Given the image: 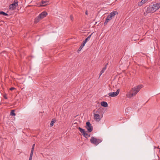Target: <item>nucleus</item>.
Instances as JSON below:
<instances>
[{"label":"nucleus","mask_w":160,"mask_h":160,"mask_svg":"<svg viewBox=\"0 0 160 160\" xmlns=\"http://www.w3.org/2000/svg\"><path fill=\"white\" fill-rule=\"evenodd\" d=\"M33 150H32L31 151L30 154V156H32V157L33 153Z\"/></svg>","instance_id":"b1692460"},{"label":"nucleus","mask_w":160,"mask_h":160,"mask_svg":"<svg viewBox=\"0 0 160 160\" xmlns=\"http://www.w3.org/2000/svg\"><path fill=\"white\" fill-rule=\"evenodd\" d=\"M107 64H106L104 67L103 68L105 69V70L106 69V68H107Z\"/></svg>","instance_id":"c85d7f7f"},{"label":"nucleus","mask_w":160,"mask_h":160,"mask_svg":"<svg viewBox=\"0 0 160 160\" xmlns=\"http://www.w3.org/2000/svg\"><path fill=\"white\" fill-rule=\"evenodd\" d=\"M160 8V2L153 4L152 7H149L147 8V13H153Z\"/></svg>","instance_id":"f03ea898"},{"label":"nucleus","mask_w":160,"mask_h":160,"mask_svg":"<svg viewBox=\"0 0 160 160\" xmlns=\"http://www.w3.org/2000/svg\"><path fill=\"white\" fill-rule=\"evenodd\" d=\"M142 88V85H140L132 88L126 94L127 98H131L135 95Z\"/></svg>","instance_id":"f257e3e1"},{"label":"nucleus","mask_w":160,"mask_h":160,"mask_svg":"<svg viewBox=\"0 0 160 160\" xmlns=\"http://www.w3.org/2000/svg\"><path fill=\"white\" fill-rule=\"evenodd\" d=\"M32 157L30 156L29 160H32Z\"/></svg>","instance_id":"cd10ccee"},{"label":"nucleus","mask_w":160,"mask_h":160,"mask_svg":"<svg viewBox=\"0 0 160 160\" xmlns=\"http://www.w3.org/2000/svg\"><path fill=\"white\" fill-rule=\"evenodd\" d=\"M18 5V2L17 0H15L13 2L9 5V9L13 10L16 8V7Z\"/></svg>","instance_id":"20e7f679"},{"label":"nucleus","mask_w":160,"mask_h":160,"mask_svg":"<svg viewBox=\"0 0 160 160\" xmlns=\"http://www.w3.org/2000/svg\"><path fill=\"white\" fill-rule=\"evenodd\" d=\"M85 44L84 43V42H83L82 44L79 48L78 50V52H79L81 50V49H82V48L84 46Z\"/></svg>","instance_id":"dca6fc26"},{"label":"nucleus","mask_w":160,"mask_h":160,"mask_svg":"<svg viewBox=\"0 0 160 160\" xmlns=\"http://www.w3.org/2000/svg\"><path fill=\"white\" fill-rule=\"evenodd\" d=\"M47 14L46 12L44 11L41 13L38 16L41 19H42L45 17L47 15Z\"/></svg>","instance_id":"6e6552de"},{"label":"nucleus","mask_w":160,"mask_h":160,"mask_svg":"<svg viewBox=\"0 0 160 160\" xmlns=\"http://www.w3.org/2000/svg\"><path fill=\"white\" fill-rule=\"evenodd\" d=\"M112 19V18L109 15H108L107 18L106 19V21L104 22V26L107 25V23L110 20H111Z\"/></svg>","instance_id":"1a4fd4ad"},{"label":"nucleus","mask_w":160,"mask_h":160,"mask_svg":"<svg viewBox=\"0 0 160 160\" xmlns=\"http://www.w3.org/2000/svg\"><path fill=\"white\" fill-rule=\"evenodd\" d=\"M0 14L2 15L3 16H8V14H7V13H6L5 12L3 11H0Z\"/></svg>","instance_id":"a211bd4d"},{"label":"nucleus","mask_w":160,"mask_h":160,"mask_svg":"<svg viewBox=\"0 0 160 160\" xmlns=\"http://www.w3.org/2000/svg\"><path fill=\"white\" fill-rule=\"evenodd\" d=\"M119 92L120 89H118L116 92H113L109 93H108V95L110 97H114L117 96L119 93Z\"/></svg>","instance_id":"0eeeda50"},{"label":"nucleus","mask_w":160,"mask_h":160,"mask_svg":"<svg viewBox=\"0 0 160 160\" xmlns=\"http://www.w3.org/2000/svg\"><path fill=\"white\" fill-rule=\"evenodd\" d=\"M85 127L88 132H91L93 130V127L89 122H86Z\"/></svg>","instance_id":"39448f33"},{"label":"nucleus","mask_w":160,"mask_h":160,"mask_svg":"<svg viewBox=\"0 0 160 160\" xmlns=\"http://www.w3.org/2000/svg\"><path fill=\"white\" fill-rule=\"evenodd\" d=\"M160 158L157 155L156 157V158L155 159H154L153 160H159Z\"/></svg>","instance_id":"5701e85b"},{"label":"nucleus","mask_w":160,"mask_h":160,"mask_svg":"<svg viewBox=\"0 0 160 160\" xmlns=\"http://www.w3.org/2000/svg\"><path fill=\"white\" fill-rule=\"evenodd\" d=\"M56 122V120L55 119H52L51 122L50 124V126L51 127H52L53 126V124Z\"/></svg>","instance_id":"6ab92c4d"},{"label":"nucleus","mask_w":160,"mask_h":160,"mask_svg":"<svg viewBox=\"0 0 160 160\" xmlns=\"http://www.w3.org/2000/svg\"><path fill=\"white\" fill-rule=\"evenodd\" d=\"M148 0H142V1L139 2L138 5L139 6H141L143 4L145 3L146 2L148 1Z\"/></svg>","instance_id":"f8f14e48"},{"label":"nucleus","mask_w":160,"mask_h":160,"mask_svg":"<svg viewBox=\"0 0 160 160\" xmlns=\"http://www.w3.org/2000/svg\"><path fill=\"white\" fill-rule=\"evenodd\" d=\"M105 70L103 68L102 69L101 71L100 72V76L104 72Z\"/></svg>","instance_id":"4be33fe9"},{"label":"nucleus","mask_w":160,"mask_h":160,"mask_svg":"<svg viewBox=\"0 0 160 160\" xmlns=\"http://www.w3.org/2000/svg\"><path fill=\"white\" fill-rule=\"evenodd\" d=\"M116 12H111L109 15L112 18V17L116 15Z\"/></svg>","instance_id":"2eb2a0df"},{"label":"nucleus","mask_w":160,"mask_h":160,"mask_svg":"<svg viewBox=\"0 0 160 160\" xmlns=\"http://www.w3.org/2000/svg\"><path fill=\"white\" fill-rule=\"evenodd\" d=\"M70 18L72 21L73 20V17L72 15H71L70 16Z\"/></svg>","instance_id":"393cba45"},{"label":"nucleus","mask_w":160,"mask_h":160,"mask_svg":"<svg viewBox=\"0 0 160 160\" xmlns=\"http://www.w3.org/2000/svg\"><path fill=\"white\" fill-rule=\"evenodd\" d=\"M41 19H42L41 18L39 17V16H38L35 19L34 23H37Z\"/></svg>","instance_id":"9b49d317"},{"label":"nucleus","mask_w":160,"mask_h":160,"mask_svg":"<svg viewBox=\"0 0 160 160\" xmlns=\"http://www.w3.org/2000/svg\"><path fill=\"white\" fill-rule=\"evenodd\" d=\"M82 135L86 138H87V137H89L90 136V135H89L87 133H86L85 132L82 134Z\"/></svg>","instance_id":"aec40b11"},{"label":"nucleus","mask_w":160,"mask_h":160,"mask_svg":"<svg viewBox=\"0 0 160 160\" xmlns=\"http://www.w3.org/2000/svg\"><path fill=\"white\" fill-rule=\"evenodd\" d=\"M97 112H98L96 111V113H94V120L98 122H99L100 121L102 117H101L100 115H99L98 113H97Z\"/></svg>","instance_id":"423d86ee"},{"label":"nucleus","mask_w":160,"mask_h":160,"mask_svg":"<svg viewBox=\"0 0 160 160\" xmlns=\"http://www.w3.org/2000/svg\"><path fill=\"white\" fill-rule=\"evenodd\" d=\"M101 104L102 106L104 107H106L108 106V103L104 101L102 102H101Z\"/></svg>","instance_id":"4468645a"},{"label":"nucleus","mask_w":160,"mask_h":160,"mask_svg":"<svg viewBox=\"0 0 160 160\" xmlns=\"http://www.w3.org/2000/svg\"><path fill=\"white\" fill-rule=\"evenodd\" d=\"M85 14L87 15H88V11L87 10L85 12Z\"/></svg>","instance_id":"c756f323"},{"label":"nucleus","mask_w":160,"mask_h":160,"mask_svg":"<svg viewBox=\"0 0 160 160\" xmlns=\"http://www.w3.org/2000/svg\"><path fill=\"white\" fill-rule=\"evenodd\" d=\"M42 4L40 5L41 7H44L46 5H48L49 3V1H43L42 0L41 2Z\"/></svg>","instance_id":"9d476101"},{"label":"nucleus","mask_w":160,"mask_h":160,"mask_svg":"<svg viewBox=\"0 0 160 160\" xmlns=\"http://www.w3.org/2000/svg\"><path fill=\"white\" fill-rule=\"evenodd\" d=\"M78 129L79 130L80 132L83 134L84 132H85V130L84 129H83L81 128L80 127H79L78 128Z\"/></svg>","instance_id":"f3484780"},{"label":"nucleus","mask_w":160,"mask_h":160,"mask_svg":"<svg viewBox=\"0 0 160 160\" xmlns=\"http://www.w3.org/2000/svg\"><path fill=\"white\" fill-rule=\"evenodd\" d=\"M4 98H5V99H7V97H4Z\"/></svg>","instance_id":"7c9ffc66"},{"label":"nucleus","mask_w":160,"mask_h":160,"mask_svg":"<svg viewBox=\"0 0 160 160\" xmlns=\"http://www.w3.org/2000/svg\"><path fill=\"white\" fill-rule=\"evenodd\" d=\"M15 88L14 87H12L9 89V90L11 91H12L13 90L15 89Z\"/></svg>","instance_id":"a878e982"},{"label":"nucleus","mask_w":160,"mask_h":160,"mask_svg":"<svg viewBox=\"0 0 160 160\" xmlns=\"http://www.w3.org/2000/svg\"><path fill=\"white\" fill-rule=\"evenodd\" d=\"M34 146H35V144H33L32 145V149H31L32 150H33L34 151Z\"/></svg>","instance_id":"bb28decb"},{"label":"nucleus","mask_w":160,"mask_h":160,"mask_svg":"<svg viewBox=\"0 0 160 160\" xmlns=\"http://www.w3.org/2000/svg\"><path fill=\"white\" fill-rule=\"evenodd\" d=\"M15 110H14L11 111L10 113V115L12 116H15L16 114L14 113Z\"/></svg>","instance_id":"412c9836"},{"label":"nucleus","mask_w":160,"mask_h":160,"mask_svg":"<svg viewBox=\"0 0 160 160\" xmlns=\"http://www.w3.org/2000/svg\"><path fill=\"white\" fill-rule=\"evenodd\" d=\"M91 142L96 146L98 145L102 142V140L100 139H97L93 137H92L90 139Z\"/></svg>","instance_id":"7ed1b4c3"},{"label":"nucleus","mask_w":160,"mask_h":160,"mask_svg":"<svg viewBox=\"0 0 160 160\" xmlns=\"http://www.w3.org/2000/svg\"><path fill=\"white\" fill-rule=\"evenodd\" d=\"M92 34V33L90 35H89V36L85 40H84L83 42L85 44L87 42V41L89 40L90 39Z\"/></svg>","instance_id":"ddd939ff"}]
</instances>
